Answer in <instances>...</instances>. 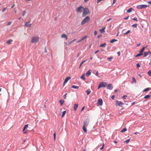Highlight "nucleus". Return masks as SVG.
Here are the masks:
<instances>
[{
  "label": "nucleus",
  "instance_id": "48",
  "mask_svg": "<svg viewBox=\"0 0 151 151\" xmlns=\"http://www.w3.org/2000/svg\"><path fill=\"white\" fill-rule=\"evenodd\" d=\"M127 96L126 95H124L122 97V98L124 99H126V97Z\"/></svg>",
  "mask_w": 151,
  "mask_h": 151
},
{
  "label": "nucleus",
  "instance_id": "27",
  "mask_svg": "<svg viewBox=\"0 0 151 151\" xmlns=\"http://www.w3.org/2000/svg\"><path fill=\"white\" fill-rule=\"evenodd\" d=\"M130 32V30H128L127 32L125 33H123L122 34H124V35H127Z\"/></svg>",
  "mask_w": 151,
  "mask_h": 151
},
{
  "label": "nucleus",
  "instance_id": "19",
  "mask_svg": "<svg viewBox=\"0 0 151 151\" xmlns=\"http://www.w3.org/2000/svg\"><path fill=\"white\" fill-rule=\"evenodd\" d=\"M149 53H150V51H148V52H144V57H146L148 55V54Z\"/></svg>",
  "mask_w": 151,
  "mask_h": 151
},
{
  "label": "nucleus",
  "instance_id": "34",
  "mask_svg": "<svg viewBox=\"0 0 151 151\" xmlns=\"http://www.w3.org/2000/svg\"><path fill=\"white\" fill-rule=\"evenodd\" d=\"M81 78L83 79V80H85V78L84 77V75L83 74L81 77Z\"/></svg>",
  "mask_w": 151,
  "mask_h": 151
},
{
  "label": "nucleus",
  "instance_id": "20",
  "mask_svg": "<svg viewBox=\"0 0 151 151\" xmlns=\"http://www.w3.org/2000/svg\"><path fill=\"white\" fill-rule=\"evenodd\" d=\"M146 47H143L139 51V52L141 53H143V52Z\"/></svg>",
  "mask_w": 151,
  "mask_h": 151
},
{
  "label": "nucleus",
  "instance_id": "29",
  "mask_svg": "<svg viewBox=\"0 0 151 151\" xmlns=\"http://www.w3.org/2000/svg\"><path fill=\"white\" fill-rule=\"evenodd\" d=\"M67 36L65 34H63L61 35V37L62 38H65L67 37Z\"/></svg>",
  "mask_w": 151,
  "mask_h": 151
},
{
  "label": "nucleus",
  "instance_id": "50",
  "mask_svg": "<svg viewBox=\"0 0 151 151\" xmlns=\"http://www.w3.org/2000/svg\"><path fill=\"white\" fill-rule=\"evenodd\" d=\"M6 8H4L3 9V10H2V12H4L5 11H6Z\"/></svg>",
  "mask_w": 151,
  "mask_h": 151
},
{
  "label": "nucleus",
  "instance_id": "31",
  "mask_svg": "<svg viewBox=\"0 0 151 151\" xmlns=\"http://www.w3.org/2000/svg\"><path fill=\"white\" fill-rule=\"evenodd\" d=\"M78 88L79 86L74 85H73L72 87V88H74L75 89H78Z\"/></svg>",
  "mask_w": 151,
  "mask_h": 151
},
{
  "label": "nucleus",
  "instance_id": "45",
  "mask_svg": "<svg viewBox=\"0 0 151 151\" xmlns=\"http://www.w3.org/2000/svg\"><path fill=\"white\" fill-rule=\"evenodd\" d=\"M73 42H72V41L69 42H68V45H71V44Z\"/></svg>",
  "mask_w": 151,
  "mask_h": 151
},
{
  "label": "nucleus",
  "instance_id": "61",
  "mask_svg": "<svg viewBox=\"0 0 151 151\" xmlns=\"http://www.w3.org/2000/svg\"><path fill=\"white\" fill-rule=\"evenodd\" d=\"M148 3L150 4H151V1H149L148 2Z\"/></svg>",
  "mask_w": 151,
  "mask_h": 151
},
{
  "label": "nucleus",
  "instance_id": "63",
  "mask_svg": "<svg viewBox=\"0 0 151 151\" xmlns=\"http://www.w3.org/2000/svg\"><path fill=\"white\" fill-rule=\"evenodd\" d=\"M111 19V18H110V19H108L107 20V21H108V22H109V21H110Z\"/></svg>",
  "mask_w": 151,
  "mask_h": 151
},
{
  "label": "nucleus",
  "instance_id": "37",
  "mask_svg": "<svg viewBox=\"0 0 151 151\" xmlns=\"http://www.w3.org/2000/svg\"><path fill=\"white\" fill-rule=\"evenodd\" d=\"M148 74L149 76H151V70H150L148 71Z\"/></svg>",
  "mask_w": 151,
  "mask_h": 151
},
{
  "label": "nucleus",
  "instance_id": "56",
  "mask_svg": "<svg viewBox=\"0 0 151 151\" xmlns=\"http://www.w3.org/2000/svg\"><path fill=\"white\" fill-rule=\"evenodd\" d=\"M99 51V50H96V51L95 52V54H96Z\"/></svg>",
  "mask_w": 151,
  "mask_h": 151
},
{
  "label": "nucleus",
  "instance_id": "26",
  "mask_svg": "<svg viewBox=\"0 0 151 151\" xmlns=\"http://www.w3.org/2000/svg\"><path fill=\"white\" fill-rule=\"evenodd\" d=\"M150 97V95H146V96H145L144 97V98L145 99H147L148 98H149Z\"/></svg>",
  "mask_w": 151,
  "mask_h": 151
},
{
  "label": "nucleus",
  "instance_id": "40",
  "mask_svg": "<svg viewBox=\"0 0 151 151\" xmlns=\"http://www.w3.org/2000/svg\"><path fill=\"white\" fill-rule=\"evenodd\" d=\"M113 57H110L109 58H107V59L109 60V61H111V60L113 58Z\"/></svg>",
  "mask_w": 151,
  "mask_h": 151
},
{
  "label": "nucleus",
  "instance_id": "21",
  "mask_svg": "<svg viewBox=\"0 0 151 151\" xmlns=\"http://www.w3.org/2000/svg\"><path fill=\"white\" fill-rule=\"evenodd\" d=\"M106 43H104V44H101L100 45V47H106Z\"/></svg>",
  "mask_w": 151,
  "mask_h": 151
},
{
  "label": "nucleus",
  "instance_id": "49",
  "mask_svg": "<svg viewBox=\"0 0 151 151\" xmlns=\"http://www.w3.org/2000/svg\"><path fill=\"white\" fill-rule=\"evenodd\" d=\"M136 66H137V67H138V68L139 67H140V65L139 64V63L137 64Z\"/></svg>",
  "mask_w": 151,
  "mask_h": 151
},
{
  "label": "nucleus",
  "instance_id": "53",
  "mask_svg": "<svg viewBox=\"0 0 151 151\" xmlns=\"http://www.w3.org/2000/svg\"><path fill=\"white\" fill-rule=\"evenodd\" d=\"M116 0H113V4H115L116 3Z\"/></svg>",
  "mask_w": 151,
  "mask_h": 151
},
{
  "label": "nucleus",
  "instance_id": "30",
  "mask_svg": "<svg viewBox=\"0 0 151 151\" xmlns=\"http://www.w3.org/2000/svg\"><path fill=\"white\" fill-rule=\"evenodd\" d=\"M127 130V129L126 128H124L122 130L120 131L121 132L123 133L125 131H126Z\"/></svg>",
  "mask_w": 151,
  "mask_h": 151
},
{
  "label": "nucleus",
  "instance_id": "33",
  "mask_svg": "<svg viewBox=\"0 0 151 151\" xmlns=\"http://www.w3.org/2000/svg\"><path fill=\"white\" fill-rule=\"evenodd\" d=\"M66 113V111H63L62 113V117H63L65 114Z\"/></svg>",
  "mask_w": 151,
  "mask_h": 151
},
{
  "label": "nucleus",
  "instance_id": "57",
  "mask_svg": "<svg viewBox=\"0 0 151 151\" xmlns=\"http://www.w3.org/2000/svg\"><path fill=\"white\" fill-rule=\"evenodd\" d=\"M15 6V5L14 4H13L12 6L11 7V8H13V7H14Z\"/></svg>",
  "mask_w": 151,
  "mask_h": 151
},
{
  "label": "nucleus",
  "instance_id": "35",
  "mask_svg": "<svg viewBox=\"0 0 151 151\" xmlns=\"http://www.w3.org/2000/svg\"><path fill=\"white\" fill-rule=\"evenodd\" d=\"M86 60H84V61H83L80 64V66H79V68H80V67H81V65H83V63H84L85 62H86Z\"/></svg>",
  "mask_w": 151,
  "mask_h": 151
},
{
  "label": "nucleus",
  "instance_id": "47",
  "mask_svg": "<svg viewBox=\"0 0 151 151\" xmlns=\"http://www.w3.org/2000/svg\"><path fill=\"white\" fill-rule=\"evenodd\" d=\"M12 23V22L11 21L9 22L7 24V25H10Z\"/></svg>",
  "mask_w": 151,
  "mask_h": 151
},
{
  "label": "nucleus",
  "instance_id": "9",
  "mask_svg": "<svg viewBox=\"0 0 151 151\" xmlns=\"http://www.w3.org/2000/svg\"><path fill=\"white\" fill-rule=\"evenodd\" d=\"M103 101L101 99H99L97 102V104L98 105L101 106L102 105Z\"/></svg>",
  "mask_w": 151,
  "mask_h": 151
},
{
  "label": "nucleus",
  "instance_id": "51",
  "mask_svg": "<svg viewBox=\"0 0 151 151\" xmlns=\"http://www.w3.org/2000/svg\"><path fill=\"white\" fill-rule=\"evenodd\" d=\"M111 98L113 100H114V98H115V96H114V95H113L111 97Z\"/></svg>",
  "mask_w": 151,
  "mask_h": 151
},
{
  "label": "nucleus",
  "instance_id": "64",
  "mask_svg": "<svg viewBox=\"0 0 151 151\" xmlns=\"http://www.w3.org/2000/svg\"><path fill=\"white\" fill-rule=\"evenodd\" d=\"M81 41H82V40H79L78 41V42H77V43H79Z\"/></svg>",
  "mask_w": 151,
  "mask_h": 151
},
{
  "label": "nucleus",
  "instance_id": "1",
  "mask_svg": "<svg viewBox=\"0 0 151 151\" xmlns=\"http://www.w3.org/2000/svg\"><path fill=\"white\" fill-rule=\"evenodd\" d=\"M40 38L38 36L33 37L31 42L32 43H36L39 42Z\"/></svg>",
  "mask_w": 151,
  "mask_h": 151
},
{
  "label": "nucleus",
  "instance_id": "28",
  "mask_svg": "<svg viewBox=\"0 0 151 151\" xmlns=\"http://www.w3.org/2000/svg\"><path fill=\"white\" fill-rule=\"evenodd\" d=\"M151 89V88H147L143 90L144 91H148L149 90Z\"/></svg>",
  "mask_w": 151,
  "mask_h": 151
},
{
  "label": "nucleus",
  "instance_id": "23",
  "mask_svg": "<svg viewBox=\"0 0 151 151\" xmlns=\"http://www.w3.org/2000/svg\"><path fill=\"white\" fill-rule=\"evenodd\" d=\"M117 40L116 39H112L111 40L110 42L111 43H113L117 41Z\"/></svg>",
  "mask_w": 151,
  "mask_h": 151
},
{
  "label": "nucleus",
  "instance_id": "55",
  "mask_svg": "<svg viewBox=\"0 0 151 151\" xmlns=\"http://www.w3.org/2000/svg\"><path fill=\"white\" fill-rule=\"evenodd\" d=\"M85 108V106H84L82 107V109H81V111H83L84 110Z\"/></svg>",
  "mask_w": 151,
  "mask_h": 151
},
{
  "label": "nucleus",
  "instance_id": "59",
  "mask_svg": "<svg viewBox=\"0 0 151 151\" xmlns=\"http://www.w3.org/2000/svg\"><path fill=\"white\" fill-rule=\"evenodd\" d=\"M132 79H133V81L135 82L136 80H135V79H134V77H133Z\"/></svg>",
  "mask_w": 151,
  "mask_h": 151
},
{
  "label": "nucleus",
  "instance_id": "41",
  "mask_svg": "<svg viewBox=\"0 0 151 151\" xmlns=\"http://www.w3.org/2000/svg\"><path fill=\"white\" fill-rule=\"evenodd\" d=\"M54 140L55 141V139H56V133H55V132L54 134Z\"/></svg>",
  "mask_w": 151,
  "mask_h": 151
},
{
  "label": "nucleus",
  "instance_id": "13",
  "mask_svg": "<svg viewBox=\"0 0 151 151\" xmlns=\"http://www.w3.org/2000/svg\"><path fill=\"white\" fill-rule=\"evenodd\" d=\"M91 70H89L86 73V75L87 77H88L89 76L91 75Z\"/></svg>",
  "mask_w": 151,
  "mask_h": 151
},
{
  "label": "nucleus",
  "instance_id": "54",
  "mask_svg": "<svg viewBox=\"0 0 151 151\" xmlns=\"http://www.w3.org/2000/svg\"><path fill=\"white\" fill-rule=\"evenodd\" d=\"M117 54H118V55L119 56L120 55V53L119 52H117Z\"/></svg>",
  "mask_w": 151,
  "mask_h": 151
},
{
  "label": "nucleus",
  "instance_id": "4",
  "mask_svg": "<svg viewBox=\"0 0 151 151\" xmlns=\"http://www.w3.org/2000/svg\"><path fill=\"white\" fill-rule=\"evenodd\" d=\"M107 83L102 82L100 83L98 86V89H99L101 87H105L107 85Z\"/></svg>",
  "mask_w": 151,
  "mask_h": 151
},
{
  "label": "nucleus",
  "instance_id": "17",
  "mask_svg": "<svg viewBox=\"0 0 151 151\" xmlns=\"http://www.w3.org/2000/svg\"><path fill=\"white\" fill-rule=\"evenodd\" d=\"M106 28L105 27H104L102 28L101 29H100L99 30L101 32V33H103L105 32V29Z\"/></svg>",
  "mask_w": 151,
  "mask_h": 151
},
{
  "label": "nucleus",
  "instance_id": "39",
  "mask_svg": "<svg viewBox=\"0 0 151 151\" xmlns=\"http://www.w3.org/2000/svg\"><path fill=\"white\" fill-rule=\"evenodd\" d=\"M87 36H84V37H83L81 39V40L82 41L83 40L85 39H86L87 38Z\"/></svg>",
  "mask_w": 151,
  "mask_h": 151
},
{
  "label": "nucleus",
  "instance_id": "7",
  "mask_svg": "<svg viewBox=\"0 0 151 151\" xmlns=\"http://www.w3.org/2000/svg\"><path fill=\"white\" fill-rule=\"evenodd\" d=\"M84 8L82 6H80L77 8L76 11L78 12L81 13L83 11Z\"/></svg>",
  "mask_w": 151,
  "mask_h": 151
},
{
  "label": "nucleus",
  "instance_id": "52",
  "mask_svg": "<svg viewBox=\"0 0 151 151\" xmlns=\"http://www.w3.org/2000/svg\"><path fill=\"white\" fill-rule=\"evenodd\" d=\"M129 17V16H127L125 18H124V19H125V20H127V19Z\"/></svg>",
  "mask_w": 151,
  "mask_h": 151
},
{
  "label": "nucleus",
  "instance_id": "14",
  "mask_svg": "<svg viewBox=\"0 0 151 151\" xmlns=\"http://www.w3.org/2000/svg\"><path fill=\"white\" fill-rule=\"evenodd\" d=\"M78 104H74V110L76 111L77 110L78 107Z\"/></svg>",
  "mask_w": 151,
  "mask_h": 151
},
{
  "label": "nucleus",
  "instance_id": "25",
  "mask_svg": "<svg viewBox=\"0 0 151 151\" xmlns=\"http://www.w3.org/2000/svg\"><path fill=\"white\" fill-rule=\"evenodd\" d=\"M85 127L83 126V131L86 132L87 131V129H86V127Z\"/></svg>",
  "mask_w": 151,
  "mask_h": 151
},
{
  "label": "nucleus",
  "instance_id": "18",
  "mask_svg": "<svg viewBox=\"0 0 151 151\" xmlns=\"http://www.w3.org/2000/svg\"><path fill=\"white\" fill-rule=\"evenodd\" d=\"M132 10L134 11V9L132 8H131L127 10V13H129L131 12L132 11Z\"/></svg>",
  "mask_w": 151,
  "mask_h": 151
},
{
  "label": "nucleus",
  "instance_id": "60",
  "mask_svg": "<svg viewBox=\"0 0 151 151\" xmlns=\"http://www.w3.org/2000/svg\"><path fill=\"white\" fill-rule=\"evenodd\" d=\"M103 148H104L103 147H102L100 148V150H103Z\"/></svg>",
  "mask_w": 151,
  "mask_h": 151
},
{
  "label": "nucleus",
  "instance_id": "12",
  "mask_svg": "<svg viewBox=\"0 0 151 151\" xmlns=\"http://www.w3.org/2000/svg\"><path fill=\"white\" fill-rule=\"evenodd\" d=\"M30 21L27 22L25 24V25L27 27H30L32 25L31 24H29Z\"/></svg>",
  "mask_w": 151,
  "mask_h": 151
},
{
  "label": "nucleus",
  "instance_id": "36",
  "mask_svg": "<svg viewBox=\"0 0 151 151\" xmlns=\"http://www.w3.org/2000/svg\"><path fill=\"white\" fill-rule=\"evenodd\" d=\"M137 24H134L132 25V27H134L136 28L137 27Z\"/></svg>",
  "mask_w": 151,
  "mask_h": 151
},
{
  "label": "nucleus",
  "instance_id": "44",
  "mask_svg": "<svg viewBox=\"0 0 151 151\" xmlns=\"http://www.w3.org/2000/svg\"><path fill=\"white\" fill-rule=\"evenodd\" d=\"M67 94V93H66L63 96V98L64 99H66V95Z\"/></svg>",
  "mask_w": 151,
  "mask_h": 151
},
{
  "label": "nucleus",
  "instance_id": "5",
  "mask_svg": "<svg viewBox=\"0 0 151 151\" xmlns=\"http://www.w3.org/2000/svg\"><path fill=\"white\" fill-rule=\"evenodd\" d=\"M149 6V5H139L137 6V8L138 9H141L143 8H146L148 6Z\"/></svg>",
  "mask_w": 151,
  "mask_h": 151
},
{
  "label": "nucleus",
  "instance_id": "62",
  "mask_svg": "<svg viewBox=\"0 0 151 151\" xmlns=\"http://www.w3.org/2000/svg\"><path fill=\"white\" fill-rule=\"evenodd\" d=\"M135 103V102H132V105H134Z\"/></svg>",
  "mask_w": 151,
  "mask_h": 151
},
{
  "label": "nucleus",
  "instance_id": "43",
  "mask_svg": "<svg viewBox=\"0 0 151 151\" xmlns=\"http://www.w3.org/2000/svg\"><path fill=\"white\" fill-rule=\"evenodd\" d=\"M132 19L134 21H137V19L136 17H135L133 18Z\"/></svg>",
  "mask_w": 151,
  "mask_h": 151
},
{
  "label": "nucleus",
  "instance_id": "24",
  "mask_svg": "<svg viewBox=\"0 0 151 151\" xmlns=\"http://www.w3.org/2000/svg\"><path fill=\"white\" fill-rule=\"evenodd\" d=\"M64 101H62V100H60L59 101V102L60 103V105L62 106L63 104Z\"/></svg>",
  "mask_w": 151,
  "mask_h": 151
},
{
  "label": "nucleus",
  "instance_id": "3",
  "mask_svg": "<svg viewBox=\"0 0 151 151\" xmlns=\"http://www.w3.org/2000/svg\"><path fill=\"white\" fill-rule=\"evenodd\" d=\"M90 20V17L88 16L86 17L82 21L81 24L83 25L85 24L86 23L88 22Z\"/></svg>",
  "mask_w": 151,
  "mask_h": 151
},
{
  "label": "nucleus",
  "instance_id": "8",
  "mask_svg": "<svg viewBox=\"0 0 151 151\" xmlns=\"http://www.w3.org/2000/svg\"><path fill=\"white\" fill-rule=\"evenodd\" d=\"M116 106H122L124 104V103L121 102V101H116Z\"/></svg>",
  "mask_w": 151,
  "mask_h": 151
},
{
  "label": "nucleus",
  "instance_id": "6",
  "mask_svg": "<svg viewBox=\"0 0 151 151\" xmlns=\"http://www.w3.org/2000/svg\"><path fill=\"white\" fill-rule=\"evenodd\" d=\"M89 120L88 119H86L85 121L83 122V126L87 127L89 124Z\"/></svg>",
  "mask_w": 151,
  "mask_h": 151
},
{
  "label": "nucleus",
  "instance_id": "38",
  "mask_svg": "<svg viewBox=\"0 0 151 151\" xmlns=\"http://www.w3.org/2000/svg\"><path fill=\"white\" fill-rule=\"evenodd\" d=\"M129 141H130V139H128L125 141V142L126 144H127L129 142Z\"/></svg>",
  "mask_w": 151,
  "mask_h": 151
},
{
  "label": "nucleus",
  "instance_id": "2",
  "mask_svg": "<svg viewBox=\"0 0 151 151\" xmlns=\"http://www.w3.org/2000/svg\"><path fill=\"white\" fill-rule=\"evenodd\" d=\"M89 13V11L87 8H84L83 11L82 16L84 17Z\"/></svg>",
  "mask_w": 151,
  "mask_h": 151
},
{
  "label": "nucleus",
  "instance_id": "46",
  "mask_svg": "<svg viewBox=\"0 0 151 151\" xmlns=\"http://www.w3.org/2000/svg\"><path fill=\"white\" fill-rule=\"evenodd\" d=\"M94 34L95 35H97V32L96 31H95L94 32Z\"/></svg>",
  "mask_w": 151,
  "mask_h": 151
},
{
  "label": "nucleus",
  "instance_id": "15",
  "mask_svg": "<svg viewBox=\"0 0 151 151\" xmlns=\"http://www.w3.org/2000/svg\"><path fill=\"white\" fill-rule=\"evenodd\" d=\"M71 78L70 77H67L65 80L64 81H65V83H67L68 80L70 79Z\"/></svg>",
  "mask_w": 151,
  "mask_h": 151
},
{
  "label": "nucleus",
  "instance_id": "32",
  "mask_svg": "<svg viewBox=\"0 0 151 151\" xmlns=\"http://www.w3.org/2000/svg\"><path fill=\"white\" fill-rule=\"evenodd\" d=\"M143 53H141L139 52V53L137 54V55L135 56V57H138V56H141L142 55H143Z\"/></svg>",
  "mask_w": 151,
  "mask_h": 151
},
{
  "label": "nucleus",
  "instance_id": "22",
  "mask_svg": "<svg viewBox=\"0 0 151 151\" xmlns=\"http://www.w3.org/2000/svg\"><path fill=\"white\" fill-rule=\"evenodd\" d=\"M91 91L90 89H88L86 91V92L87 93V95H88L91 93Z\"/></svg>",
  "mask_w": 151,
  "mask_h": 151
},
{
  "label": "nucleus",
  "instance_id": "58",
  "mask_svg": "<svg viewBox=\"0 0 151 151\" xmlns=\"http://www.w3.org/2000/svg\"><path fill=\"white\" fill-rule=\"evenodd\" d=\"M141 44L140 43H139V44H137V47H138Z\"/></svg>",
  "mask_w": 151,
  "mask_h": 151
},
{
  "label": "nucleus",
  "instance_id": "10",
  "mask_svg": "<svg viewBox=\"0 0 151 151\" xmlns=\"http://www.w3.org/2000/svg\"><path fill=\"white\" fill-rule=\"evenodd\" d=\"M28 124H26V125H25L24 126V128L23 129V131H22L23 132L24 134H25L27 132H26L25 131V130L26 128H27L28 127Z\"/></svg>",
  "mask_w": 151,
  "mask_h": 151
},
{
  "label": "nucleus",
  "instance_id": "42",
  "mask_svg": "<svg viewBox=\"0 0 151 151\" xmlns=\"http://www.w3.org/2000/svg\"><path fill=\"white\" fill-rule=\"evenodd\" d=\"M26 13V12L25 10H24L23 12V13L22 14V16H24Z\"/></svg>",
  "mask_w": 151,
  "mask_h": 151
},
{
  "label": "nucleus",
  "instance_id": "11",
  "mask_svg": "<svg viewBox=\"0 0 151 151\" xmlns=\"http://www.w3.org/2000/svg\"><path fill=\"white\" fill-rule=\"evenodd\" d=\"M107 88L108 89L112 90L113 89V87L111 84H109L107 86Z\"/></svg>",
  "mask_w": 151,
  "mask_h": 151
},
{
  "label": "nucleus",
  "instance_id": "16",
  "mask_svg": "<svg viewBox=\"0 0 151 151\" xmlns=\"http://www.w3.org/2000/svg\"><path fill=\"white\" fill-rule=\"evenodd\" d=\"M13 41V40L12 39H10L8 40L6 43L8 45H10L11 44L12 42Z\"/></svg>",
  "mask_w": 151,
  "mask_h": 151
}]
</instances>
